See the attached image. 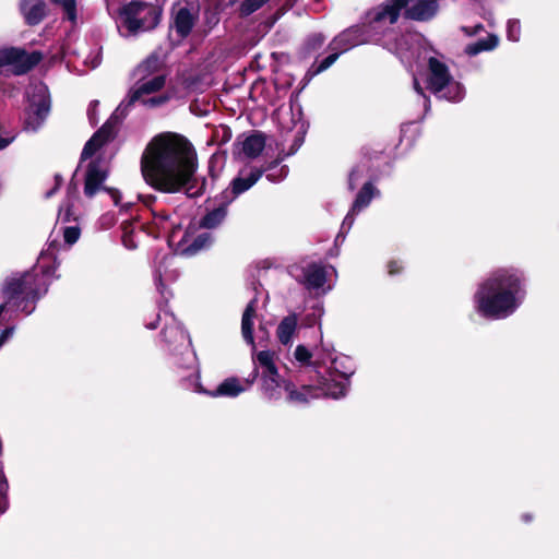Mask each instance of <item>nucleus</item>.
I'll use <instances>...</instances> for the list:
<instances>
[{
  "instance_id": "1",
  "label": "nucleus",
  "mask_w": 559,
  "mask_h": 559,
  "mask_svg": "<svg viewBox=\"0 0 559 559\" xmlns=\"http://www.w3.org/2000/svg\"><path fill=\"white\" fill-rule=\"evenodd\" d=\"M144 181L163 193H177L186 189L190 198L206 190V178L195 177L197 151L183 135L166 132L155 135L146 145L140 160Z\"/></svg>"
},
{
  "instance_id": "2",
  "label": "nucleus",
  "mask_w": 559,
  "mask_h": 559,
  "mask_svg": "<svg viewBox=\"0 0 559 559\" xmlns=\"http://www.w3.org/2000/svg\"><path fill=\"white\" fill-rule=\"evenodd\" d=\"M525 296V275L514 267L499 269L483 281L474 294L476 311L485 319L512 314Z\"/></svg>"
},
{
  "instance_id": "3",
  "label": "nucleus",
  "mask_w": 559,
  "mask_h": 559,
  "mask_svg": "<svg viewBox=\"0 0 559 559\" xmlns=\"http://www.w3.org/2000/svg\"><path fill=\"white\" fill-rule=\"evenodd\" d=\"M49 286L46 273L25 271L7 277L1 293L7 305H13L28 316L35 310L37 301L48 293Z\"/></svg>"
},
{
  "instance_id": "4",
  "label": "nucleus",
  "mask_w": 559,
  "mask_h": 559,
  "mask_svg": "<svg viewBox=\"0 0 559 559\" xmlns=\"http://www.w3.org/2000/svg\"><path fill=\"white\" fill-rule=\"evenodd\" d=\"M162 13L160 7L139 0H132L120 11L124 26L133 34L154 29L160 22Z\"/></svg>"
},
{
  "instance_id": "5",
  "label": "nucleus",
  "mask_w": 559,
  "mask_h": 559,
  "mask_svg": "<svg viewBox=\"0 0 559 559\" xmlns=\"http://www.w3.org/2000/svg\"><path fill=\"white\" fill-rule=\"evenodd\" d=\"M28 102L24 124L26 129L37 131L50 112L51 99L47 86L41 84L36 87Z\"/></svg>"
},
{
  "instance_id": "6",
  "label": "nucleus",
  "mask_w": 559,
  "mask_h": 559,
  "mask_svg": "<svg viewBox=\"0 0 559 559\" xmlns=\"http://www.w3.org/2000/svg\"><path fill=\"white\" fill-rule=\"evenodd\" d=\"M278 160H272L262 167L251 166L240 169L238 175L231 180L229 188L222 192V199L233 202L237 197L254 186L265 171L276 168Z\"/></svg>"
},
{
  "instance_id": "7",
  "label": "nucleus",
  "mask_w": 559,
  "mask_h": 559,
  "mask_svg": "<svg viewBox=\"0 0 559 559\" xmlns=\"http://www.w3.org/2000/svg\"><path fill=\"white\" fill-rule=\"evenodd\" d=\"M43 59L40 51L27 52L23 48L0 49V67L12 66L15 75H23L33 70Z\"/></svg>"
},
{
  "instance_id": "8",
  "label": "nucleus",
  "mask_w": 559,
  "mask_h": 559,
  "mask_svg": "<svg viewBox=\"0 0 559 559\" xmlns=\"http://www.w3.org/2000/svg\"><path fill=\"white\" fill-rule=\"evenodd\" d=\"M108 177V170L102 167L99 159L91 160L85 170L84 194L86 198H94L99 191H104L105 180Z\"/></svg>"
},
{
  "instance_id": "9",
  "label": "nucleus",
  "mask_w": 559,
  "mask_h": 559,
  "mask_svg": "<svg viewBox=\"0 0 559 559\" xmlns=\"http://www.w3.org/2000/svg\"><path fill=\"white\" fill-rule=\"evenodd\" d=\"M283 390L286 402L294 405H307L310 400L320 397V390L314 384L298 385L292 379L283 380Z\"/></svg>"
},
{
  "instance_id": "10",
  "label": "nucleus",
  "mask_w": 559,
  "mask_h": 559,
  "mask_svg": "<svg viewBox=\"0 0 559 559\" xmlns=\"http://www.w3.org/2000/svg\"><path fill=\"white\" fill-rule=\"evenodd\" d=\"M428 88L433 94L441 93L447 86H449L452 82V76L449 72L448 66L437 59L436 57H430L428 60Z\"/></svg>"
},
{
  "instance_id": "11",
  "label": "nucleus",
  "mask_w": 559,
  "mask_h": 559,
  "mask_svg": "<svg viewBox=\"0 0 559 559\" xmlns=\"http://www.w3.org/2000/svg\"><path fill=\"white\" fill-rule=\"evenodd\" d=\"M405 8L399 0H385L369 10L367 16L370 23L376 24L389 20L390 24H395L400 19L401 11H405Z\"/></svg>"
},
{
  "instance_id": "12",
  "label": "nucleus",
  "mask_w": 559,
  "mask_h": 559,
  "mask_svg": "<svg viewBox=\"0 0 559 559\" xmlns=\"http://www.w3.org/2000/svg\"><path fill=\"white\" fill-rule=\"evenodd\" d=\"M438 0H417L412 7H406L404 17L412 21L426 22L438 12Z\"/></svg>"
},
{
  "instance_id": "13",
  "label": "nucleus",
  "mask_w": 559,
  "mask_h": 559,
  "mask_svg": "<svg viewBox=\"0 0 559 559\" xmlns=\"http://www.w3.org/2000/svg\"><path fill=\"white\" fill-rule=\"evenodd\" d=\"M195 391L211 397H236L245 391L240 381L236 377L226 378L215 390H206L201 383H197Z\"/></svg>"
},
{
  "instance_id": "14",
  "label": "nucleus",
  "mask_w": 559,
  "mask_h": 559,
  "mask_svg": "<svg viewBox=\"0 0 559 559\" xmlns=\"http://www.w3.org/2000/svg\"><path fill=\"white\" fill-rule=\"evenodd\" d=\"M353 372L346 373L341 372V377L344 381H337L332 378L319 377L318 384H314L320 390V396H331L333 399L342 397L346 394L347 381Z\"/></svg>"
},
{
  "instance_id": "15",
  "label": "nucleus",
  "mask_w": 559,
  "mask_h": 559,
  "mask_svg": "<svg viewBox=\"0 0 559 559\" xmlns=\"http://www.w3.org/2000/svg\"><path fill=\"white\" fill-rule=\"evenodd\" d=\"M166 84V75L158 74L152 78L151 80L143 82L138 87L130 90L128 94L127 106H133L136 102H139L144 95L154 94L164 88Z\"/></svg>"
},
{
  "instance_id": "16",
  "label": "nucleus",
  "mask_w": 559,
  "mask_h": 559,
  "mask_svg": "<svg viewBox=\"0 0 559 559\" xmlns=\"http://www.w3.org/2000/svg\"><path fill=\"white\" fill-rule=\"evenodd\" d=\"M266 136L261 131H253L251 134L240 141L239 139L234 143L236 147L249 158L258 157L265 147Z\"/></svg>"
},
{
  "instance_id": "17",
  "label": "nucleus",
  "mask_w": 559,
  "mask_h": 559,
  "mask_svg": "<svg viewBox=\"0 0 559 559\" xmlns=\"http://www.w3.org/2000/svg\"><path fill=\"white\" fill-rule=\"evenodd\" d=\"M20 10L29 26L38 25L47 15L44 0H23Z\"/></svg>"
},
{
  "instance_id": "18",
  "label": "nucleus",
  "mask_w": 559,
  "mask_h": 559,
  "mask_svg": "<svg viewBox=\"0 0 559 559\" xmlns=\"http://www.w3.org/2000/svg\"><path fill=\"white\" fill-rule=\"evenodd\" d=\"M187 237L188 234L186 233L178 243L181 254L185 257H192L199 253L201 250L209 249L214 241L213 235L211 233L199 234L188 245H186L188 242Z\"/></svg>"
},
{
  "instance_id": "19",
  "label": "nucleus",
  "mask_w": 559,
  "mask_h": 559,
  "mask_svg": "<svg viewBox=\"0 0 559 559\" xmlns=\"http://www.w3.org/2000/svg\"><path fill=\"white\" fill-rule=\"evenodd\" d=\"M197 16L193 15L188 8H180L175 16L173 26L179 38L186 39L195 25Z\"/></svg>"
},
{
  "instance_id": "20",
  "label": "nucleus",
  "mask_w": 559,
  "mask_h": 559,
  "mask_svg": "<svg viewBox=\"0 0 559 559\" xmlns=\"http://www.w3.org/2000/svg\"><path fill=\"white\" fill-rule=\"evenodd\" d=\"M257 304L258 299L254 297L250 302L246 306L242 318H241V333L245 341L250 344L253 348L255 347L254 336H253V318L257 312Z\"/></svg>"
},
{
  "instance_id": "21",
  "label": "nucleus",
  "mask_w": 559,
  "mask_h": 559,
  "mask_svg": "<svg viewBox=\"0 0 559 559\" xmlns=\"http://www.w3.org/2000/svg\"><path fill=\"white\" fill-rule=\"evenodd\" d=\"M262 392L269 400L277 401L281 399V389H283V378L278 374V370L273 376L270 372H262Z\"/></svg>"
},
{
  "instance_id": "22",
  "label": "nucleus",
  "mask_w": 559,
  "mask_h": 559,
  "mask_svg": "<svg viewBox=\"0 0 559 559\" xmlns=\"http://www.w3.org/2000/svg\"><path fill=\"white\" fill-rule=\"evenodd\" d=\"M230 203V201L222 199V202L217 207L213 209L212 211H209L201 218L200 226L206 229H213L218 227L225 221L228 213V205Z\"/></svg>"
},
{
  "instance_id": "23",
  "label": "nucleus",
  "mask_w": 559,
  "mask_h": 559,
  "mask_svg": "<svg viewBox=\"0 0 559 559\" xmlns=\"http://www.w3.org/2000/svg\"><path fill=\"white\" fill-rule=\"evenodd\" d=\"M120 118L114 112L93 136L104 146L116 138Z\"/></svg>"
},
{
  "instance_id": "24",
  "label": "nucleus",
  "mask_w": 559,
  "mask_h": 559,
  "mask_svg": "<svg viewBox=\"0 0 559 559\" xmlns=\"http://www.w3.org/2000/svg\"><path fill=\"white\" fill-rule=\"evenodd\" d=\"M298 317L296 313H290L282 319L277 329L276 335L281 344L288 345L297 329Z\"/></svg>"
},
{
  "instance_id": "25",
  "label": "nucleus",
  "mask_w": 559,
  "mask_h": 559,
  "mask_svg": "<svg viewBox=\"0 0 559 559\" xmlns=\"http://www.w3.org/2000/svg\"><path fill=\"white\" fill-rule=\"evenodd\" d=\"M164 341L168 345H173L174 343H179V346L183 347V352H181V355H188L189 360H193L191 357V353L189 350V346L186 344V334L178 326H166L160 332Z\"/></svg>"
},
{
  "instance_id": "26",
  "label": "nucleus",
  "mask_w": 559,
  "mask_h": 559,
  "mask_svg": "<svg viewBox=\"0 0 559 559\" xmlns=\"http://www.w3.org/2000/svg\"><path fill=\"white\" fill-rule=\"evenodd\" d=\"M376 193H378V190L374 188L371 181L364 183L353 202L352 212L358 213L362 209L367 207Z\"/></svg>"
},
{
  "instance_id": "27",
  "label": "nucleus",
  "mask_w": 559,
  "mask_h": 559,
  "mask_svg": "<svg viewBox=\"0 0 559 559\" xmlns=\"http://www.w3.org/2000/svg\"><path fill=\"white\" fill-rule=\"evenodd\" d=\"M499 44V38L495 34H489L486 38H480L475 43L466 45L464 51L467 56H476L483 51L493 50Z\"/></svg>"
},
{
  "instance_id": "28",
  "label": "nucleus",
  "mask_w": 559,
  "mask_h": 559,
  "mask_svg": "<svg viewBox=\"0 0 559 559\" xmlns=\"http://www.w3.org/2000/svg\"><path fill=\"white\" fill-rule=\"evenodd\" d=\"M163 67V61L157 52H152L136 68V72L141 75V80L158 72Z\"/></svg>"
},
{
  "instance_id": "29",
  "label": "nucleus",
  "mask_w": 559,
  "mask_h": 559,
  "mask_svg": "<svg viewBox=\"0 0 559 559\" xmlns=\"http://www.w3.org/2000/svg\"><path fill=\"white\" fill-rule=\"evenodd\" d=\"M305 282L310 288H321L326 282L324 269L317 264H311L305 273Z\"/></svg>"
},
{
  "instance_id": "30",
  "label": "nucleus",
  "mask_w": 559,
  "mask_h": 559,
  "mask_svg": "<svg viewBox=\"0 0 559 559\" xmlns=\"http://www.w3.org/2000/svg\"><path fill=\"white\" fill-rule=\"evenodd\" d=\"M357 40L354 32L347 29L337 35L330 44L332 49L338 50L340 55L356 46Z\"/></svg>"
},
{
  "instance_id": "31",
  "label": "nucleus",
  "mask_w": 559,
  "mask_h": 559,
  "mask_svg": "<svg viewBox=\"0 0 559 559\" xmlns=\"http://www.w3.org/2000/svg\"><path fill=\"white\" fill-rule=\"evenodd\" d=\"M223 10L224 5L222 1H216L205 8L203 13L205 26L210 29L215 27L221 21V13Z\"/></svg>"
},
{
  "instance_id": "32",
  "label": "nucleus",
  "mask_w": 559,
  "mask_h": 559,
  "mask_svg": "<svg viewBox=\"0 0 559 559\" xmlns=\"http://www.w3.org/2000/svg\"><path fill=\"white\" fill-rule=\"evenodd\" d=\"M257 361L260 367L263 369L262 372H270L273 376L277 370V367L274 364V353L271 350H261L255 356Z\"/></svg>"
},
{
  "instance_id": "33",
  "label": "nucleus",
  "mask_w": 559,
  "mask_h": 559,
  "mask_svg": "<svg viewBox=\"0 0 559 559\" xmlns=\"http://www.w3.org/2000/svg\"><path fill=\"white\" fill-rule=\"evenodd\" d=\"M269 1L270 0H243L239 7V15L242 17L249 16Z\"/></svg>"
},
{
  "instance_id": "34",
  "label": "nucleus",
  "mask_w": 559,
  "mask_h": 559,
  "mask_svg": "<svg viewBox=\"0 0 559 559\" xmlns=\"http://www.w3.org/2000/svg\"><path fill=\"white\" fill-rule=\"evenodd\" d=\"M52 3L60 4L64 12L66 17L72 23L76 22V0H50Z\"/></svg>"
},
{
  "instance_id": "35",
  "label": "nucleus",
  "mask_w": 559,
  "mask_h": 559,
  "mask_svg": "<svg viewBox=\"0 0 559 559\" xmlns=\"http://www.w3.org/2000/svg\"><path fill=\"white\" fill-rule=\"evenodd\" d=\"M102 147L103 145L96 140V138L92 135L90 140L84 144V147L80 156V160L84 162L91 158Z\"/></svg>"
},
{
  "instance_id": "36",
  "label": "nucleus",
  "mask_w": 559,
  "mask_h": 559,
  "mask_svg": "<svg viewBox=\"0 0 559 559\" xmlns=\"http://www.w3.org/2000/svg\"><path fill=\"white\" fill-rule=\"evenodd\" d=\"M325 37L321 33L310 35L305 43V50L310 53L319 50L324 44Z\"/></svg>"
},
{
  "instance_id": "37",
  "label": "nucleus",
  "mask_w": 559,
  "mask_h": 559,
  "mask_svg": "<svg viewBox=\"0 0 559 559\" xmlns=\"http://www.w3.org/2000/svg\"><path fill=\"white\" fill-rule=\"evenodd\" d=\"M171 99V95L164 93L150 98H141L142 104L148 108H155L167 104Z\"/></svg>"
},
{
  "instance_id": "38",
  "label": "nucleus",
  "mask_w": 559,
  "mask_h": 559,
  "mask_svg": "<svg viewBox=\"0 0 559 559\" xmlns=\"http://www.w3.org/2000/svg\"><path fill=\"white\" fill-rule=\"evenodd\" d=\"M276 160H278V163H281L282 159L277 158ZM277 165H280V164H277ZM264 174H266V179L269 181L280 182L281 180L286 178V176L288 175V167L287 166H281V167L276 166V168L265 171Z\"/></svg>"
},
{
  "instance_id": "39",
  "label": "nucleus",
  "mask_w": 559,
  "mask_h": 559,
  "mask_svg": "<svg viewBox=\"0 0 559 559\" xmlns=\"http://www.w3.org/2000/svg\"><path fill=\"white\" fill-rule=\"evenodd\" d=\"M294 356L302 365L311 364L312 353L302 344L297 345Z\"/></svg>"
},
{
  "instance_id": "40",
  "label": "nucleus",
  "mask_w": 559,
  "mask_h": 559,
  "mask_svg": "<svg viewBox=\"0 0 559 559\" xmlns=\"http://www.w3.org/2000/svg\"><path fill=\"white\" fill-rule=\"evenodd\" d=\"M338 57L340 52L337 51L329 55L328 57L318 62L316 69L313 70V73L319 74L328 70L337 60Z\"/></svg>"
},
{
  "instance_id": "41",
  "label": "nucleus",
  "mask_w": 559,
  "mask_h": 559,
  "mask_svg": "<svg viewBox=\"0 0 559 559\" xmlns=\"http://www.w3.org/2000/svg\"><path fill=\"white\" fill-rule=\"evenodd\" d=\"M81 235V229L78 226H68L63 230V239L68 245L75 243Z\"/></svg>"
},
{
  "instance_id": "42",
  "label": "nucleus",
  "mask_w": 559,
  "mask_h": 559,
  "mask_svg": "<svg viewBox=\"0 0 559 559\" xmlns=\"http://www.w3.org/2000/svg\"><path fill=\"white\" fill-rule=\"evenodd\" d=\"M508 38L513 41H518L521 33V25L519 21L508 22Z\"/></svg>"
},
{
  "instance_id": "43",
  "label": "nucleus",
  "mask_w": 559,
  "mask_h": 559,
  "mask_svg": "<svg viewBox=\"0 0 559 559\" xmlns=\"http://www.w3.org/2000/svg\"><path fill=\"white\" fill-rule=\"evenodd\" d=\"M362 177V170L359 166H356L352 169L348 176V189L354 190L356 188L357 181Z\"/></svg>"
},
{
  "instance_id": "44",
  "label": "nucleus",
  "mask_w": 559,
  "mask_h": 559,
  "mask_svg": "<svg viewBox=\"0 0 559 559\" xmlns=\"http://www.w3.org/2000/svg\"><path fill=\"white\" fill-rule=\"evenodd\" d=\"M122 243L127 249L133 250L136 248V243L133 239V231L128 230L127 227H124V231L122 235Z\"/></svg>"
},
{
  "instance_id": "45",
  "label": "nucleus",
  "mask_w": 559,
  "mask_h": 559,
  "mask_svg": "<svg viewBox=\"0 0 559 559\" xmlns=\"http://www.w3.org/2000/svg\"><path fill=\"white\" fill-rule=\"evenodd\" d=\"M53 179H55V186L52 189H50L49 191L46 192L47 199L55 195L60 190L61 186L63 185V177L60 174H56L53 176Z\"/></svg>"
},
{
  "instance_id": "46",
  "label": "nucleus",
  "mask_w": 559,
  "mask_h": 559,
  "mask_svg": "<svg viewBox=\"0 0 559 559\" xmlns=\"http://www.w3.org/2000/svg\"><path fill=\"white\" fill-rule=\"evenodd\" d=\"M386 267H388V273L391 276L400 274L403 270L401 262L397 260H390L388 262Z\"/></svg>"
},
{
  "instance_id": "47",
  "label": "nucleus",
  "mask_w": 559,
  "mask_h": 559,
  "mask_svg": "<svg viewBox=\"0 0 559 559\" xmlns=\"http://www.w3.org/2000/svg\"><path fill=\"white\" fill-rule=\"evenodd\" d=\"M152 214H153V217H154V222L155 223L158 222L160 224L166 223L169 219V217H170L169 214L167 212H165V211H158L157 212V211L152 210Z\"/></svg>"
},
{
  "instance_id": "48",
  "label": "nucleus",
  "mask_w": 559,
  "mask_h": 559,
  "mask_svg": "<svg viewBox=\"0 0 559 559\" xmlns=\"http://www.w3.org/2000/svg\"><path fill=\"white\" fill-rule=\"evenodd\" d=\"M104 191L107 192L110 198L112 199L115 205H118L120 203V200H121V193L118 189L116 188H104Z\"/></svg>"
},
{
  "instance_id": "49",
  "label": "nucleus",
  "mask_w": 559,
  "mask_h": 559,
  "mask_svg": "<svg viewBox=\"0 0 559 559\" xmlns=\"http://www.w3.org/2000/svg\"><path fill=\"white\" fill-rule=\"evenodd\" d=\"M231 135H233L231 134V129L229 127H227V126H224L222 128V139H221V142L222 143H226V142L230 141Z\"/></svg>"
},
{
  "instance_id": "50",
  "label": "nucleus",
  "mask_w": 559,
  "mask_h": 559,
  "mask_svg": "<svg viewBox=\"0 0 559 559\" xmlns=\"http://www.w3.org/2000/svg\"><path fill=\"white\" fill-rule=\"evenodd\" d=\"M139 198L147 207H150L156 201V195L154 194L139 195Z\"/></svg>"
},
{
  "instance_id": "51",
  "label": "nucleus",
  "mask_w": 559,
  "mask_h": 559,
  "mask_svg": "<svg viewBox=\"0 0 559 559\" xmlns=\"http://www.w3.org/2000/svg\"><path fill=\"white\" fill-rule=\"evenodd\" d=\"M356 213H353L352 210L348 212V214L345 216L344 221H343V227L345 226H348V228H350V226L353 225L354 223V216H355Z\"/></svg>"
},
{
  "instance_id": "52",
  "label": "nucleus",
  "mask_w": 559,
  "mask_h": 559,
  "mask_svg": "<svg viewBox=\"0 0 559 559\" xmlns=\"http://www.w3.org/2000/svg\"><path fill=\"white\" fill-rule=\"evenodd\" d=\"M67 191H68V194H74L76 193L78 191V185L76 182L74 181V178H72L68 185V188H67Z\"/></svg>"
},
{
  "instance_id": "53",
  "label": "nucleus",
  "mask_w": 559,
  "mask_h": 559,
  "mask_svg": "<svg viewBox=\"0 0 559 559\" xmlns=\"http://www.w3.org/2000/svg\"><path fill=\"white\" fill-rule=\"evenodd\" d=\"M13 141V138H3L0 135V151L4 150Z\"/></svg>"
},
{
  "instance_id": "54",
  "label": "nucleus",
  "mask_w": 559,
  "mask_h": 559,
  "mask_svg": "<svg viewBox=\"0 0 559 559\" xmlns=\"http://www.w3.org/2000/svg\"><path fill=\"white\" fill-rule=\"evenodd\" d=\"M5 491H0V513H3L7 508Z\"/></svg>"
},
{
  "instance_id": "55",
  "label": "nucleus",
  "mask_w": 559,
  "mask_h": 559,
  "mask_svg": "<svg viewBox=\"0 0 559 559\" xmlns=\"http://www.w3.org/2000/svg\"><path fill=\"white\" fill-rule=\"evenodd\" d=\"M8 487H9L8 479L4 476L3 472L0 471V489H8Z\"/></svg>"
},
{
  "instance_id": "56",
  "label": "nucleus",
  "mask_w": 559,
  "mask_h": 559,
  "mask_svg": "<svg viewBox=\"0 0 559 559\" xmlns=\"http://www.w3.org/2000/svg\"><path fill=\"white\" fill-rule=\"evenodd\" d=\"M11 331H12L11 328H7L4 331H2V333L0 335V346L3 344V342L5 341L8 335L11 333Z\"/></svg>"
},
{
  "instance_id": "57",
  "label": "nucleus",
  "mask_w": 559,
  "mask_h": 559,
  "mask_svg": "<svg viewBox=\"0 0 559 559\" xmlns=\"http://www.w3.org/2000/svg\"><path fill=\"white\" fill-rule=\"evenodd\" d=\"M483 25L481 24H478L477 26H475V28L473 29V32H469L467 27H463V31H465L468 35H474L476 34L479 29H483Z\"/></svg>"
},
{
  "instance_id": "58",
  "label": "nucleus",
  "mask_w": 559,
  "mask_h": 559,
  "mask_svg": "<svg viewBox=\"0 0 559 559\" xmlns=\"http://www.w3.org/2000/svg\"><path fill=\"white\" fill-rule=\"evenodd\" d=\"M70 216H71V205H69L64 212V215L62 217V219L64 222H70Z\"/></svg>"
},
{
  "instance_id": "59",
  "label": "nucleus",
  "mask_w": 559,
  "mask_h": 559,
  "mask_svg": "<svg viewBox=\"0 0 559 559\" xmlns=\"http://www.w3.org/2000/svg\"><path fill=\"white\" fill-rule=\"evenodd\" d=\"M414 88L416 90L417 93H419L420 95H424V91H423L419 82L417 81V79L414 80Z\"/></svg>"
},
{
  "instance_id": "60",
  "label": "nucleus",
  "mask_w": 559,
  "mask_h": 559,
  "mask_svg": "<svg viewBox=\"0 0 559 559\" xmlns=\"http://www.w3.org/2000/svg\"><path fill=\"white\" fill-rule=\"evenodd\" d=\"M298 0H286L285 1V7L287 9H292L296 3H297Z\"/></svg>"
},
{
  "instance_id": "61",
  "label": "nucleus",
  "mask_w": 559,
  "mask_h": 559,
  "mask_svg": "<svg viewBox=\"0 0 559 559\" xmlns=\"http://www.w3.org/2000/svg\"><path fill=\"white\" fill-rule=\"evenodd\" d=\"M259 374V370L257 367H254L253 371H252V379L251 380H247L248 383H252L253 380L258 377Z\"/></svg>"
},
{
  "instance_id": "62",
  "label": "nucleus",
  "mask_w": 559,
  "mask_h": 559,
  "mask_svg": "<svg viewBox=\"0 0 559 559\" xmlns=\"http://www.w3.org/2000/svg\"><path fill=\"white\" fill-rule=\"evenodd\" d=\"M298 147L299 144H297V141H295L294 145L290 147V151L287 155L294 154Z\"/></svg>"
},
{
  "instance_id": "63",
  "label": "nucleus",
  "mask_w": 559,
  "mask_h": 559,
  "mask_svg": "<svg viewBox=\"0 0 559 559\" xmlns=\"http://www.w3.org/2000/svg\"><path fill=\"white\" fill-rule=\"evenodd\" d=\"M7 306H8V305H7L5 302H3V304H1V305H0V316L4 312V310H5Z\"/></svg>"
},
{
  "instance_id": "64",
  "label": "nucleus",
  "mask_w": 559,
  "mask_h": 559,
  "mask_svg": "<svg viewBox=\"0 0 559 559\" xmlns=\"http://www.w3.org/2000/svg\"><path fill=\"white\" fill-rule=\"evenodd\" d=\"M459 92H456L454 95L447 96L448 99L454 100L457 98Z\"/></svg>"
}]
</instances>
